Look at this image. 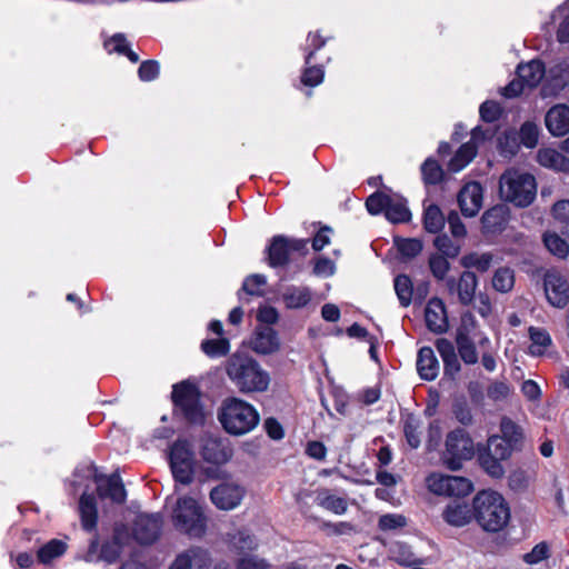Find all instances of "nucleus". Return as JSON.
Wrapping results in <instances>:
<instances>
[{"label":"nucleus","instance_id":"f257e3e1","mask_svg":"<svg viewBox=\"0 0 569 569\" xmlns=\"http://www.w3.org/2000/svg\"><path fill=\"white\" fill-rule=\"evenodd\" d=\"M226 373L242 393L264 392L271 381L269 372L257 360L244 355H232L227 361Z\"/></svg>","mask_w":569,"mask_h":569},{"label":"nucleus","instance_id":"f03ea898","mask_svg":"<svg viewBox=\"0 0 569 569\" xmlns=\"http://www.w3.org/2000/svg\"><path fill=\"white\" fill-rule=\"evenodd\" d=\"M171 506L170 517L173 527L190 537H201L207 529V517L199 501L189 495L167 498Z\"/></svg>","mask_w":569,"mask_h":569},{"label":"nucleus","instance_id":"7ed1b4c3","mask_svg":"<svg viewBox=\"0 0 569 569\" xmlns=\"http://www.w3.org/2000/svg\"><path fill=\"white\" fill-rule=\"evenodd\" d=\"M476 519L490 532L503 529L510 519V509L505 498L496 491H481L473 499Z\"/></svg>","mask_w":569,"mask_h":569},{"label":"nucleus","instance_id":"20e7f679","mask_svg":"<svg viewBox=\"0 0 569 569\" xmlns=\"http://www.w3.org/2000/svg\"><path fill=\"white\" fill-rule=\"evenodd\" d=\"M219 419L228 433L242 436L258 426L260 417L252 405L233 397L224 400Z\"/></svg>","mask_w":569,"mask_h":569},{"label":"nucleus","instance_id":"39448f33","mask_svg":"<svg viewBox=\"0 0 569 569\" xmlns=\"http://www.w3.org/2000/svg\"><path fill=\"white\" fill-rule=\"evenodd\" d=\"M499 190L503 200L528 207L536 198L537 184L533 176L510 169L501 176Z\"/></svg>","mask_w":569,"mask_h":569},{"label":"nucleus","instance_id":"423d86ee","mask_svg":"<svg viewBox=\"0 0 569 569\" xmlns=\"http://www.w3.org/2000/svg\"><path fill=\"white\" fill-rule=\"evenodd\" d=\"M168 458L173 479L177 482L173 495H178V485L187 486L193 481L197 465L194 451L189 441L178 439L170 447Z\"/></svg>","mask_w":569,"mask_h":569},{"label":"nucleus","instance_id":"0eeeda50","mask_svg":"<svg viewBox=\"0 0 569 569\" xmlns=\"http://www.w3.org/2000/svg\"><path fill=\"white\" fill-rule=\"evenodd\" d=\"M472 456L473 442L463 429H456L447 436L442 459L450 470H459L462 461L471 459Z\"/></svg>","mask_w":569,"mask_h":569},{"label":"nucleus","instance_id":"6e6552de","mask_svg":"<svg viewBox=\"0 0 569 569\" xmlns=\"http://www.w3.org/2000/svg\"><path fill=\"white\" fill-rule=\"evenodd\" d=\"M172 400L190 422L199 423L203 420L200 392L193 383L182 381L176 385L172 391Z\"/></svg>","mask_w":569,"mask_h":569},{"label":"nucleus","instance_id":"1a4fd4ad","mask_svg":"<svg viewBox=\"0 0 569 569\" xmlns=\"http://www.w3.org/2000/svg\"><path fill=\"white\" fill-rule=\"evenodd\" d=\"M428 489L438 496L466 497L473 490L472 482L465 477L433 472L426 479Z\"/></svg>","mask_w":569,"mask_h":569},{"label":"nucleus","instance_id":"9d476101","mask_svg":"<svg viewBox=\"0 0 569 569\" xmlns=\"http://www.w3.org/2000/svg\"><path fill=\"white\" fill-rule=\"evenodd\" d=\"M495 132L489 129L477 127L471 132L470 141L463 143L450 160L448 168L450 171L459 172L466 168L477 154L478 148L487 140L493 137Z\"/></svg>","mask_w":569,"mask_h":569},{"label":"nucleus","instance_id":"9b49d317","mask_svg":"<svg viewBox=\"0 0 569 569\" xmlns=\"http://www.w3.org/2000/svg\"><path fill=\"white\" fill-rule=\"evenodd\" d=\"M199 452L206 463L217 467L228 463L233 456L231 445L216 437H204L201 440Z\"/></svg>","mask_w":569,"mask_h":569},{"label":"nucleus","instance_id":"f8f14e48","mask_svg":"<svg viewBox=\"0 0 569 569\" xmlns=\"http://www.w3.org/2000/svg\"><path fill=\"white\" fill-rule=\"evenodd\" d=\"M545 293L549 303L563 308L569 302V282L566 276L557 270H548L543 279Z\"/></svg>","mask_w":569,"mask_h":569},{"label":"nucleus","instance_id":"ddd939ff","mask_svg":"<svg viewBox=\"0 0 569 569\" xmlns=\"http://www.w3.org/2000/svg\"><path fill=\"white\" fill-rule=\"evenodd\" d=\"M307 240L288 239L283 236H277L272 239L268 248L269 264L271 267L283 266L289 260L291 251H305L307 249Z\"/></svg>","mask_w":569,"mask_h":569},{"label":"nucleus","instance_id":"4468645a","mask_svg":"<svg viewBox=\"0 0 569 569\" xmlns=\"http://www.w3.org/2000/svg\"><path fill=\"white\" fill-rule=\"evenodd\" d=\"M246 495V489L236 482H223L214 487L210 492L212 503L221 510L237 508Z\"/></svg>","mask_w":569,"mask_h":569},{"label":"nucleus","instance_id":"2eb2a0df","mask_svg":"<svg viewBox=\"0 0 569 569\" xmlns=\"http://www.w3.org/2000/svg\"><path fill=\"white\" fill-rule=\"evenodd\" d=\"M92 473L101 500H110V502L118 505L126 501L127 492L119 475L103 476L96 471H92Z\"/></svg>","mask_w":569,"mask_h":569},{"label":"nucleus","instance_id":"dca6fc26","mask_svg":"<svg viewBox=\"0 0 569 569\" xmlns=\"http://www.w3.org/2000/svg\"><path fill=\"white\" fill-rule=\"evenodd\" d=\"M162 517L159 513L138 515L133 523V537L140 543H152L161 531Z\"/></svg>","mask_w":569,"mask_h":569},{"label":"nucleus","instance_id":"f3484780","mask_svg":"<svg viewBox=\"0 0 569 569\" xmlns=\"http://www.w3.org/2000/svg\"><path fill=\"white\" fill-rule=\"evenodd\" d=\"M446 286L450 295L456 293L459 302L467 306L473 300L478 279L473 272L465 271L458 280L455 278L446 279Z\"/></svg>","mask_w":569,"mask_h":569},{"label":"nucleus","instance_id":"a211bd4d","mask_svg":"<svg viewBox=\"0 0 569 569\" xmlns=\"http://www.w3.org/2000/svg\"><path fill=\"white\" fill-rule=\"evenodd\" d=\"M249 346L256 353L271 355L280 349L281 342L277 331L266 326L256 329Z\"/></svg>","mask_w":569,"mask_h":569},{"label":"nucleus","instance_id":"6ab92c4d","mask_svg":"<svg viewBox=\"0 0 569 569\" xmlns=\"http://www.w3.org/2000/svg\"><path fill=\"white\" fill-rule=\"evenodd\" d=\"M545 124L551 136H566L569 132V106L559 103L551 107L545 116Z\"/></svg>","mask_w":569,"mask_h":569},{"label":"nucleus","instance_id":"aec40b11","mask_svg":"<svg viewBox=\"0 0 569 569\" xmlns=\"http://www.w3.org/2000/svg\"><path fill=\"white\" fill-rule=\"evenodd\" d=\"M458 202L466 217H475L482 207V188L478 182L467 183L458 196Z\"/></svg>","mask_w":569,"mask_h":569},{"label":"nucleus","instance_id":"412c9836","mask_svg":"<svg viewBox=\"0 0 569 569\" xmlns=\"http://www.w3.org/2000/svg\"><path fill=\"white\" fill-rule=\"evenodd\" d=\"M425 320L427 328L433 333L439 335L448 330V317L441 299L432 298L429 300L425 311Z\"/></svg>","mask_w":569,"mask_h":569},{"label":"nucleus","instance_id":"4be33fe9","mask_svg":"<svg viewBox=\"0 0 569 569\" xmlns=\"http://www.w3.org/2000/svg\"><path fill=\"white\" fill-rule=\"evenodd\" d=\"M536 158L538 163L547 169L569 173V158L560 149L551 147L540 148Z\"/></svg>","mask_w":569,"mask_h":569},{"label":"nucleus","instance_id":"5701e85b","mask_svg":"<svg viewBox=\"0 0 569 569\" xmlns=\"http://www.w3.org/2000/svg\"><path fill=\"white\" fill-rule=\"evenodd\" d=\"M439 361L430 347H422L417 356V371L421 379L435 380L439 375Z\"/></svg>","mask_w":569,"mask_h":569},{"label":"nucleus","instance_id":"b1692460","mask_svg":"<svg viewBox=\"0 0 569 569\" xmlns=\"http://www.w3.org/2000/svg\"><path fill=\"white\" fill-rule=\"evenodd\" d=\"M442 516L450 526L462 527L470 522L472 511L468 503L453 501L446 507Z\"/></svg>","mask_w":569,"mask_h":569},{"label":"nucleus","instance_id":"393cba45","mask_svg":"<svg viewBox=\"0 0 569 569\" xmlns=\"http://www.w3.org/2000/svg\"><path fill=\"white\" fill-rule=\"evenodd\" d=\"M519 79L529 88L537 87L546 74V69L540 60H531L520 64L517 69Z\"/></svg>","mask_w":569,"mask_h":569},{"label":"nucleus","instance_id":"a878e982","mask_svg":"<svg viewBox=\"0 0 569 569\" xmlns=\"http://www.w3.org/2000/svg\"><path fill=\"white\" fill-rule=\"evenodd\" d=\"M385 214L386 218L393 223L406 222L410 219V211L407 207L406 200L396 193L388 194Z\"/></svg>","mask_w":569,"mask_h":569},{"label":"nucleus","instance_id":"bb28decb","mask_svg":"<svg viewBox=\"0 0 569 569\" xmlns=\"http://www.w3.org/2000/svg\"><path fill=\"white\" fill-rule=\"evenodd\" d=\"M79 512L83 529L92 531L97 526L98 519L97 503L92 495L82 493L79 500Z\"/></svg>","mask_w":569,"mask_h":569},{"label":"nucleus","instance_id":"cd10ccee","mask_svg":"<svg viewBox=\"0 0 569 569\" xmlns=\"http://www.w3.org/2000/svg\"><path fill=\"white\" fill-rule=\"evenodd\" d=\"M311 291L308 287L290 286L282 292V300L287 308L299 309L306 307L311 300Z\"/></svg>","mask_w":569,"mask_h":569},{"label":"nucleus","instance_id":"c85d7f7f","mask_svg":"<svg viewBox=\"0 0 569 569\" xmlns=\"http://www.w3.org/2000/svg\"><path fill=\"white\" fill-rule=\"evenodd\" d=\"M316 503L336 515H343L348 508V502L345 498L335 496L329 490H320L317 493Z\"/></svg>","mask_w":569,"mask_h":569},{"label":"nucleus","instance_id":"c756f323","mask_svg":"<svg viewBox=\"0 0 569 569\" xmlns=\"http://www.w3.org/2000/svg\"><path fill=\"white\" fill-rule=\"evenodd\" d=\"M481 220L486 231H499L507 223V210L502 206L493 207L483 213Z\"/></svg>","mask_w":569,"mask_h":569},{"label":"nucleus","instance_id":"7c9ffc66","mask_svg":"<svg viewBox=\"0 0 569 569\" xmlns=\"http://www.w3.org/2000/svg\"><path fill=\"white\" fill-rule=\"evenodd\" d=\"M130 540L128 530L124 526H118L114 529L113 541L110 545H106L102 548L101 555L107 561H113L119 552L120 548Z\"/></svg>","mask_w":569,"mask_h":569},{"label":"nucleus","instance_id":"2f4dec72","mask_svg":"<svg viewBox=\"0 0 569 569\" xmlns=\"http://www.w3.org/2000/svg\"><path fill=\"white\" fill-rule=\"evenodd\" d=\"M184 560L183 569H204L210 565V558L206 550L200 548L189 549L176 560Z\"/></svg>","mask_w":569,"mask_h":569},{"label":"nucleus","instance_id":"473e14b6","mask_svg":"<svg viewBox=\"0 0 569 569\" xmlns=\"http://www.w3.org/2000/svg\"><path fill=\"white\" fill-rule=\"evenodd\" d=\"M529 337L531 340L529 351L532 356L545 355L548 347L551 346V337L547 330L538 327L529 328Z\"/></svg>","mask_w":569,"mask_h":569},{"label":"nucleus","instance_id":"72a5a7b5","mask_svg":"<svg viewBox=\"0 0 569 569\" xmlns=\"http://www.w3.org/2000/svg\"><path fill=\"white\" fill-rule=\"evenodd\" d=\"M104 48L109 53L126 54L128 59L136 63L139 61V56L129 48L127 39L123 34L117 33L110 39L104 41Z\"/></svg>","mask_w":569,"mask_h":569},{"label":"nucleus","instance_id":"f704fd0d","mask_svg":"<svg viewBox=\"0 0 569 569\" xmlns=\"http://www.w3.org/2000/svg\"><path fill=\"white\" fill-rule=\"evenodd\" d=\"M421 421L412 416L408 415L403 420V432L408 445L412 449H417L421 443Z\"/></svg>","mask_w":569,"mask_h":569},{"label":"nucleus","instance_id":"c9c22d12","mask_svg":"<svg viewBox=\"0 0 569 569\" xmlns=\"http://www.w3.org/2000/svg\"><path fill=\"white\" fill-rule=\"evenodd\" d=\"M561 19L557 29V40L560 43H569V0L559 6L551 14V19Z\"/></svg>","mask_w":569,"mask_h":569},{"label":"nucleus","instance_id":"e433bc0d","mask_svg":"<svg viewBox=\"0 0 569 569\" xmlns=\"http://www.w3.org/2000/svg\"><path fill=\"white\" fill-rule=\"evenodd\" d=\"M423 224L425 229L431 233H437L442 230L445 227V217L437 206L430 204L425 209Z\"/></svg>","mask_w":569,"mask_h":569},{"label":"nucleus","instance_id":"4c0bfd02","mask_svg":"<svg viewBox=\"0 0 569 569\" xmlns=\"http://www.w3.org/2000/svg\"><path fill=\"white\" fill-rule=\"evenodd\" d=\"M66 543L61 540L52 539L38 550V563L48 565L53 559L62 556L66 551Z\"/></svg>","mask_w":569,"mask_h":569},{"label":"nucleus","instance_id":"58836bf2","mask_svg":"<svg viewBox=\"0 0 569 569\" xmlns=\"http://www.w3.org/2000/svg\"><path fill=\"white\" fill-rule=\"evenodd\" d=\"M476 340L477 339H468L467 336H463L462 333L460 336H456L459 356L467 365H475L478 361V352L475 347Z\"/></svg>","mask_w":569,"mask_h":569},{"label":"nucleus","instance_id":"ea45409f","mask_svg":"<svg viewBox=\"0 0 569 569\" xmlns=\"http://www.w3.org/2000/svg\"><path fill=\"white\" fill-rule=\"evenodd\" d=\"M543 243L548 251L558 258L565 259L569 254V244L555 232H546Z\"/></svg>","mask_w":569,"mask_h":569},{"label":"nucleus","instance_id":"a19ab883","mask_svg":"<svg viewBox=\"0 0 569 569\" xmlns=\"http://www.w3.org/2000/svg\"><path fill=\"white\" fill-rule=\"evenodd\" d=\"M392 558L403 566L418 563L420 560L411 550L410 546L403 542H396L390 549Z\"/></svg>","mask_w":569,"mask_h":569},{"label":"nucleus","instance_id":"79ce46f5","mask_svg":"<svg viewBox=\"0 0 569 569\" xmlns=\"http://www.w3.org/2000/svg\"><path fill=\"white\" fill-rule=\"evenodd\" d=\"M395 291L402 307H408L412 299V282L406 274H399L395 279Z\"/></svg>","mask_w":569,"mask_h":569},{"label":"nucleus","instance_id":"37998d69","mask_svg":"<svg viewBox=\"0 0 569 569\" xmlns=\"http://www.w3.org/2000/svg\"><path fill=\"white\" fill-rule=\"evenodd\" d=\"M461 333L467 336L468 339H478L480 346L489 343V339L487 337H482L476 331V320L470 313L463 315L461 318V325L458 328L457 336H460Z\"/></svg>","mask_w":569,"mask_h":569},{"label":"nucleus","instance_id":"c03bdc74","mask_svg":"<svg viewBox=\"0 0 569 569\" xmlns=\"http://www.w3.org/2000/svg\"><path fill=\"white\" fill-rule=\"evenodd\" d=\"M407 525L408 519L401 513H386L378 519V528L381 531H398Z\"/></svg>","mask_w":569,"mask_h":569},{"label":"nucleus","instance_id":"a18cd8bd","mask_svg":"<svg viewBox=\"0 0 569 569\" xmlns=\"http://www.w3.org/2000/svg\"><path fill=\"white\" fill-rule=\"evenodd\" d=\"M515 274L509 268L498 269L492 277V286L499 292H508L513 288Z\"/></svg>","mask_w":569,"mask_h":569},{"label":"nucleus","instance_id":"49530a36","mask_svg":"<svg viewBox=\"0 0 569 569\" xmlns=\"http://www.w3.org/2000/svg\"><path fill=\"white\" fill-rule=\"evenodd\" d=\"M487 452L502 460L507 459L511 453L510 442L498 436L490 437L487 443Z\"/></svg>","mask_w":569,"mask_h":569},{"label":"nucleus","instance_id":"de8ad7c7","mask_svg":"<svg viewBox=\"0 0 569 569\" xmlns=\"http://www.w3.org/2000/svg\"><path fill=\"white\" fill-rule=\"evenodd\" d=\"M500 152L506 157L515 156L520 146L518 134L513 130L506 131L498 140Z\"/></svg>","mask_w":569,"mask_h":569},{"label":"nucleus","instance_id":"09e8293b","mask_svg":"<svg viewBox=\"0 0 569 569\" xmlns=\"http://www.w3.org/2000/svg\"><path fill=\"white\" fill-rule=\"evenodd\" d=\"M519 141L527 148H535L538 143L539 128L533 122H525L517 133Z\"/></svg>","mask_w":569,"mask_h":569},{"label":"nucleus","instance_id":"8fccbe9b","mask_svg":"<svg viewBox=\"0 0 569 569\" xmlns=\"http://www.w3.org/2000/svg\"><path fill=\"white\" fill-rule=\"evenodd\" d=\"M435 247L441 256L453 259L460 253V244L452 241L447 234L436 237L433 241Z\"/></svg>","mask_w":569,"mask_h":569},{"label":"nucleus","instance_id":"3c124183","mask_svg":"<svg viewBox=\"0 0 569 569\" xmlns=\"http://www.w3.org/2000/svg\"><path fill=\"white\" fill-rule=\"evenodd\" d=\"M460 263L465 268H476L479 271H486L491 263V256L488 253H470L461 258Z\"/></svg>","mask_w":569,"mask_h":569},{"label":"nucleus","instance_id":"603ef678","mask_svg":"<svg viewBox=\"0 0 569 569\" xmlns=\"http://www.w3.org/2000/svg\"><path fill=\"white\" fill-rule=\"evenodd\" d=\"M422 178L426 183L436 184L441 181L443 171L436 160L427 159L421 166Z\"/></svg>","mask_w":569,"mask_h":569},{"label":"nucleus","instance_id":"864d4df0","mask_svg":"<svg viewBox=\"0 0 569 569\" xmlns=\"http://www.w3.org/2000/svg\"><path fill=\"white\" fill-rule=\"evenodd\" d=\"M500 460V458L489 455L488 452H485L479 457L481 467L489 476L493 478H501L505 473Z\"/></svg>","mask_w":569,"mask_h":569},{"label":"nucleus","instance_id":"5fc2aeb1","mask_svg":"<svg viewBox=\"0 0 569 569\" xmlns=\"http://www.w3.org/2000/svg\"><path fill=\"white\" fill-rule=\"evenodd\" d=\"M202 351L210 357H221L229 352L230 345L224 338L206 340L201 343Z\"/></svg>","mask_w":569,"mask_h":569},{"label":"nucleus","instance_id":"6e6d98bb","mask_svg":"<svg viewBox=\"0 0 569 569\" xmlns=\"http://www.w3.org/2000/svg\"><path fill=\"white\" fill-rule=\"evenodd\" d=\"M429 267L435 278L438 280H445L450 269V263L447 257L435 253L429 258Z\"/></svg>","mask_w":569,"mask_h":569},{"label":"nucleus","instance_id":"4d7b16f0","mask_svg":"<svg viewBox=\"0 0 569 569\" xmlns=\"http://www.w3.org/2000/svg\"><path fill=\"white\" fill-rule=\"evenodd\" d=\"M399 252L408 258L416 257L422 250V243L418 239H396Z\"/></svg>","mask_w":569,"mask_h":569},{"label":"nucleus","instance_id":"13d9d810","mask_svg":"<svg viewBox=\"0 0 569 569\" xmlns=\"http://www.w3.org/2000/svg\"><path fill=\"white\" fill-rule=\"evenodd\" d=\"M550 550L546 542L536 545L530 552L523 556V561L528 565H537L542 560L549 558Z\"/></svg>","mask_w":569,"mask_h":569},{"label":"nucleus","instance_id":"bf43d9fd","mask_svg":"<svg viewBox=\"0 0 569 569\" xmlns=\"http://www.w3.org/2000/svg\"><path fill=\"white\" fill-rule=\"evenodd\" d=\"M529 475L522 469L512 470L508 476V486L513 491H522L529 485Z\"/></svg>","mask_w":569,"mask_h":569},{"label":"nucleus","instance_id":"052dcab7","mask_svg":"<svg viewBox=\"0 0 569 569\" xmlns=\"http://www.w3.org/2000/svg\"><path fill=\"white\" fill-rule=\"evenodd\" d=\"M387 192H376L368 197L366 201V207L369 213L379 214L380 212H385L386 203L388 202Z\"/></svg>","mask_w":569,"mask_h":569},{"label":"nucleus","instance_id":"680f3d73","mask_svg":"<svg viewBox=\"0 0 569 569\" xmlns=\"http://www.w3.org/2000/svg\"><path fill=\"white\" fill-rule=\"evenodd\" d=\"M231 543L240 551L252 550L257 547L256 539L246 530L238 531L232 537Z\"/></svg>","mask_w":569,"mask_h":569},{"label":"nucleus","instance_id":"e2e57ef3","mask_svg":"<svg viewBox=\"0 0 569 569\" xmlns=\"http://www.w3.org/2000/svg\"><path fill=\"white\" fill-rule=\"evenodd\" d=\"M480 117L483 121L493 122L500 117L502 109L499 103L495 101H485L480 106Z\"/></svg>","mask_w":569,"mask_h":569},{"label":"nucleus","instance_id":"0e129e2a","mask_svg":"<svg viewBox=\"0 0 569 569\" xmlns=\"http://www.w3.org/2000/svg\"><path fill=\"white\" fill-rule=\"evenodd\" d=\"M266 277L262 274H252L248 277L242 286V289L252 296H259L262 293V287L266 284Z\"/></svg>","mask_w":569,"mask_h":569},{"label":"nucleus","instance_id":"69168bd1","mask_svg":"<svg viewBox=\"0 0 569 569\" xmlns=\"http://www.w3.org/2000/svg\"><path fill=\"white\" fill-rule=\"evenodd\" d=\"M159 63L154 60H148L140 64L138 73L142 81H152L159 76Z\"/></svg>","mask_w":569,"mask_h":569},{"label":"nucleus","instance_id":"338daca9","mask_svg":"<svg viewBox=\"0 0 569 569\" xmlns=\"http://www.w3.org/2000/svg\"><path fill=\"white\" fill-rule=\"evenodd\" d=\"M323 76L325 72L321 67H309L305 70L301 80L303 84L315 87L322 82Z\"/></svg>","mask_w":569,"mask_h":569},{"label":"nucleus","instance_id":"774afa93","mask_svg":"<svg viewBox=\"0 0 569 569\" xmlns=\"http://www.w3.org/2000/svg\"><path fill=\"white\" fill-rule=\"evenodd\" d=\"M510 387L502 382V381H497V382H493L487 390V395L490 399H492L493 401H500V400H505L509 397L510 395Z\"/></svg>","mask_w":569,"mask_h":569}]
</instances>
